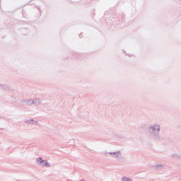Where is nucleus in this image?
Instances as JSON below:
<instances>
[{
	"instance_id": "nucleus-1",
	"label": "nucleus",
	"mask_w": 181,
	"mask_h": 181,
	"mask_svg": "<svg viewBox=\"0 0 181 181\" xmlns=\"http://www.w3.org/2000/svg\"><path fill=\"white\" fill-rule=\"evenodd\" d=\"M160 124H151L148 127V133L151 136L152 139L156 141V142H163L165 141V137L160 135Z\"/></svg>"
},
{
	"instance_id": "nucleus-2",
	"label": "nucleus",
	"mask_w": 181,
	"mask_h": 181,
	"mask_svg": "<svg viewBox=\"0 0 181 181\" xmlns=\"http://www.w3.org/2000/svg\"><path fill=\"white\" fill-rule=\"evenodd\" d=\"M109 155L112 158H114L115 159H122V154L121 153L120 151H115V152H109Z\"/></svg>"
},
{
	"instance_id": "nucleus-3",
	"label": "nucleus",
	"mask_w": 181,
	"mask_h": 181,
	"mask_svg": "<svg viewBox=\"0 0 181 181\" xmlns=\"http://www.w3.org/2000/svg\"><path fill=\"white\" fill-rule=\"evenodd\" d=\"M25 124H32L33 125H37V121L33 120V119H25Z\"/></svg>"
},
{
	"instance_id": "nucleus-4",
	"label": "nucleus",
	"mask_w": 181,
	"mask_h": 181,
	"mask_svg": "<svg viewBox=\"0 0 181 181\" xmlns=\"http://www.w3.org/2000/svg\"><path fill=\"white\" fill-rule=\"evenodd\" d=\"M41 166H42V168H52V164H50V163H49L47 160H45L42 164H41Z\"/></svg>"
},
{
	"instance_id": "nucleus-5",
	"label": "nucleus",
	"mask_w": 181,
	"mask_h": 181,
	"mask_svg": "<svg viewBox=\"0 0 181 181\" xmlns=\"http://www.w3.org/2000/svg\"><path fill=\"white\" fill-rule=\"evenodd\" d=\"M33 104H35V105H39L42 103V100L39 98H35L34 100H33Z\"/></svg>"
},
{
	"instance_id": "nucleus-6",
	"label": "nucleus",
	"mask_w": 181,
	"mask_h": 181,
	"mask_svg": "<svg viewBox=\"0 0 181 181\" xmlns=\"http://www.w3.org/2000/svg\"><path fill=\"white\" fill-rule=\"evenodd\" d=\"M24 103L26 105H33V100L32 99H28V100H24Z\"/></svg>"
},
{
	"instance_id": "nucleus-7",
	"label": "nucleus",
	"mask_w": 181,
	"mask_h": 181,
	"mask_svg": "<svg viewBox=\"0 0 181 181\" xmlns=\"http://www.w3.org/2000/svg\"><path fill=\"white\" fill-rule=\"evenodd\" d=\"M45 162V160L42 158V157H39L36 160L37 165H41Z\"/></svg>"
},
{
	"instance_id": "nucleus-8",
	"label": "nucleus",
	"mask_w": 181,
	"mask_h": 181,
	"mask_svg": "<svg viewBox=\"0 0 181 181\" xmlns=\"http://www.w3.org/2000/svg\"><path fill=\"white\" fill-rule=\"evenodd\" d=\"M154 168L156 170H159L160 169H163V168H165V165L163 164H158L154 165Z\"/></svg>"
},
{
	"instance_id": "nucleus-9",
	"label": "nucleus",
	"mask_w": 181,
	"mask_h": 181,
	"mask_svg": "<svg viewBox=\"0 0 181 181\" xmlns=\"http://www.w3.org/2000/svg\"><path fill=\"white\" fill-rule=\"evenodd\" d=\"M0 88L1 90H8L9 88V86L6 84H0Z\"/></svg>"
},
{
	"instance_id": "nucleus-10",
	"label": "nucleus",
	"mask_w": 181,
	"mask_h": 181,
	"mask_svg": "<svg viewBox=\"0 0 181 181\" xmlns=\"http://www.w3.org/2000/svg\"><path fill=\"white\" fill-rule=\"evenodd\" d=\"M171 158H173V159H175V160L181 159V156L177 154H172Z\"/></svg>"
},
{
	"instance_id": "nucleus-11",
	"label": "nucleus",
	"mask_w": 181,
	"mask_h": 181,
	"mask_svg": "<svg viewBox=\"0 0 181 181\" xmlns=\"http://www.w3.org/2000/svg\"><path fill=\"white\" fill-rule=\"evenodd\" d=\"M122 181H132V178L124 176L122 177Z\"/></svg>"
},
{
	"instance_id": "nucleus-12",
	"label": "nucleus",
	"mask_w": 181,
	"mask_h": 181,
	"mask_svg": "<svg viewBox=\"0 0 181 181\" xmlns=\"http://www.w3.org/2000/svg\"><path fill=\"white\" fill-rule=\"evenodd\" d=\"M72 54H73V58H75V59L78 58V57L80 56V54L77 52H74Z\"/></svg>"
},
{
	"instance_id": "nucleus-13",
	"label": "nucleus",
	"mask_w": 181,
	"mask_h": 181,
	"mask_svg": "<svg viewBox=\"0 0 181 181\" xmlns=\"http://www.w3.org/2000/svg\"><path fill=\"white\" fill-rule=\"evenodd\" d=\"M127 54V56H129V57H132V55H129L128 54Z\"/></svg>"
},
{
	"instance_id": "nucleus-14",
	"label": "nucleus",
	"mask_w": 181,
	"mask_h": 181,
	"mask_svg": "<svg viewBox=\"0 0 181 181\" xmlns=\"http://www.w3.org/2000/svg\"><path fill=\"white\" fill-rule=\"evenodd\" d=\"M71 144H74V140H71Z\"/></svg>"
},
{
	"instance_id": "nucleus-15",
	"label": "nucleus",
	"mask_w": 181,
	"mask_h": 181,
	"mask_svg": "<svg viewBox=\"0 0 181 181\" xmlns=\"http://www.w3.org/2000/svg\"><path fill=\"white\" fill-rule=\"evenodd\" d=\"M119 25H121V24H117V26L118 28H119Z\"/></svg>"
},
{
	"instance_id": "nucleus-16",
	"label": "nucleus",
	"mask_w": 181,
	"mask_h": 181,
	"mask_svg": "<svg viewBox=\"0 0 181 181\" xmlns=\"http://www.w3.org/2000/svg\"><path fill=\"white\" fill-rule=\"evenodd\" d=\"M79 37H81V38L82 37H81V35H79Z\"/></svg>"
},
{
	"instance_id": "nucleus-17",
	"label": "nucleus",
	"mask_w": 181,
	"mask_h": 181,
	"mask_svg": "<svg viewBox=\"0 0 181 181\" xmlns=\"http://www.w3.org/2000/svg\"><path fill=\"white\" fill-rule=\"evenodd\" d=\"M80 181H86V180H81Z\"/></svg>"
},
{
	"instance_id": "nucleus-18",
	"label": "nucleus",
	"mask_w": 181,
	"mask_h": 181,
	"mask_svg": "<svg viewBox=\"0 0 181 181\" xmlns=\"http://www.w3.org/2000/svg\"><path fill=\"white\" fill-rule=\"evenodd\" d=\"M103 153H104V155H105V152H104Z\"/></svg>"
}]
</instances>
